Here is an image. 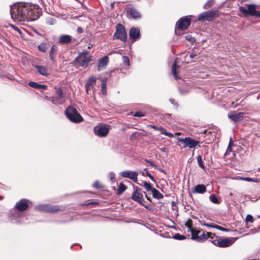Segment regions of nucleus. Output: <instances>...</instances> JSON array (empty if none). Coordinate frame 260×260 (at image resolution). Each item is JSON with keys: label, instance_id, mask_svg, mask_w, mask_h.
<instances>
[{"label": "nucleus", "instance_id": "1", "mask_svg": "<svg viewBox=\"0 0 260 260\" xmlns=\"http://www.w3.org/2000/svg\"><path fill=\"white\" fill-rule=\"evenodd\" d=\"M12 18L17 21H35L42 14L41 10L37 5L29 3H20L11 8Z\"/></svg>", "mask_w": 260, "mask_h": 260}, {"label": "nucleus", "instance_id": "2", "mask_svg": "<svg viewBox=\"0 0 260 260\" xmlns=\"http://www.w3.org/2000/svg\"><path fill=\"white\" fill-rule=\"evenodd\" d=\"M65 114L67 118L72 122L80 123L83 121V118L75 108L69 106L66 109Z\"/></svg>", "mask_w": 260, "mask_h": 260}, {"label": "nucleus", "instance_id": "3", "mask_svg": "<svg viewBox=\"0 0 260 260\" xmlns=\"http://www.w3.org/2000/svg\"><path fill=\"white\" fill-rule=\"evenodd\" d=\"M91 60V56L87 51L80 52L74 60V62L82 67H87Z\"/></svg>", "mask_w": 260, "mask_h": 260}, {"label": "nucleus", "instance_id": "4", "mask_svg": "<svg viewBox=\"0 0 260 260\" xmlns=\"http://www.w3.org/2000/svg\"><path fill=\"white\" fill-rule=\"evenodd\" d=\"M236 240V238L233 237L220 239L216 237L214 238L213 240H211V242L219 247L224 248L232 245L235 242Z\"/></svg>", "mask_w": 260, "mask_h": 260}, {"label": "nucleus", "instance_id": "5", "mask_svg": "<svg viewBox=\"0 0 260 260\" xmlns=\"http://www.w3.org/2000/svg\"><path fill=\"white\" fill-rule=\"evenodd\" d=\"M113 39L119 40L124 42L127 41V34L125 27L122 24L120 23L117 24L116 31L113 36Z\"/></svg>", "mask_w": 260, "mask_h": 260}, {"label": "nucleus", "instance_id": "6", "mask_svg": "<svg viewBox=\"0 0 260 260\" xmlns=\"http://www.w3.org/2000/svg\"><path fill=\"white\" fill-rule=\"evenodd\" d=\"M55 89V96L52 97L47 96L46 98L48 100L51 101L53 104L56 105L62 104L65 102L63 97V90L60 88Z\"/></svg>", "mask_w": 260, "mask_h": 260}, {"label": "nucleus", "instance_id": "7", "mask_svg": "<svg viewBox=\"0 0 260 260\" xmlns=\"http://www.w3.org/2000/svg\"><path fill=\"white\" fill-rule=\"evenodd\" d=\"M110 125L105 124H99L94 128V134L99 137H105L109 133Z\"/></svg>", "mask_w": 260, "mask_h": 260}, {"label": "nucleus", "instance_id": "8", "mask_svg": "<svg viewBox=\"0 0 260 260\" xmlns=\"http://www.w3.org/2000/svg\"><path fill=\"white\" fill-rule=\"evenodd\" d=\"M134 191L131 197L132 200L139 204L144 206V203L145 201L143 198V191H142V189L138 186H134Z\"/></svg>", "mask_w": 260, "mask_h": 260}, {"label": "nucleus", "instance_id": "9", "mask_svg": "<svg viewBox=\"0 0 260 260\" xmlns=\"http://www.w3.org/2000/svg\"><path fill=\"white\" fill-rule=\"evenodd\" d=\"M217 15L216 11H208L200 14L198 20L199 21H210L213 20Z\"/></svg>", "mask_w": 260, "mask_h": 260}, {"label": "nucleus", "instance_id": "10", "mask_svg": "<svg viewBox=\"0 0 260 260\" xmlns=\"http://www.w3.org/2000/svg\"><path fill=\"white\" fill-rule=\"evenodd\" d=\"M191 16H185L180 18L176 23V27L182 30L187 29L190 25L191 19L189 17Z\"/></svg>", "mask_w": 260, "mask_h": 260}, {"label": "nucleus", "instance_id": "11", "mask_svg": "<svg viewBox=\"0 0 260 260\" xmlns=\"http://www.w3.org/2000/svg\"><path fill=\"white\" fill-rule=\"evenodd\" d=\"M35 209L38 211L50 213H55L59 210L57 206H53L49 204L37 205L35 207Z\"/></svg>", "mask_w": 260, "mask_h": 260}, {"label": "nucleus", "instance_id": "12", "mask_svg": "<svg viewBox=\"0 0 260 260\" xmlns=\"http://www.w3.org/2000/svg\"><path fill=\"white\" fill-rule=\"evenodd\" d=\"M178 141L183 144V148L188 147L190 149L195 148L199 143V141L193 139L190 137H186L184 139H179Z\"/></svg>", "mask_w": 260, "mask_h": 260}, {"label": "nucleus", "instance_id": "13", "mask_svg": "<svg viewBox=\"0 0 260 260\" xmlns=\"http://www.w3.org/2000/svg\"><path fill=\"white\" fill-rule=\"evenodd\" d=\"M120 176L123 178L131 179L134 182L138 183V173L137 172L131 171H124L120 173Z\"/></svg>", "mask_w": 260, "mask_h": 260}, {"label": "nucleus", "instance_id": "14", "mask_svg": "<svg viewBox=\"0 0 260 260\" xmlns=\"http://www.w3.org/2000/svg\"><path fill=\"white\" fill-rule=\"evenodd\" d=\"M29 202V201L28 200L21 199L17 202L14 209H16L19 211H24L28 208Z\"/></svg>", "mask_w": 260, "mask_h": 260}, {"label": "nucleus", "instance_id": "15", "mask_svg": "<svg viewBox=\"0 0 260 260\" xmlns=\"http://www.w3.org/2000/svg\"><path fill=\"white\" fill-rule=\"evenodd\" d=\"M16 209H12L10 211V217L13 223H19L20 221L21 213Z\"/></svg>", "mask_w": 260, "mask_h": 260}, {"label": "nucleus", "instance_id": "16", "mask_svg": "<svg viewBox=\"0 0 260 260\" xmlns=\"http://www.w3.org/2000/svg\"><path fill=\"white\" fill-rule=\"evenodd\" d=\"M244 113L242 112H239L236 113L235 112H231L228 113V117L232 120L237 122L240 121L243 119Z\"/></svg>", "mask_w": 260, "mask_h": 260}, {"label": "nucleus", "instance_id": "17", "mask_svg": "<svg viewBox=\"0 0 260 260\" xmlns=\"http://www.w3.org/2000/svg\"><path fill=\"white\" fill-rule=\"evenodd\" d=\"M127 13L129 17L133 19H137L141 17V13L134 7L129 8L127 10Z\"/></svg>", "mask_w": 260, "mask_h": 260}, {"label": "nucleus", "instance_id": "18", "mask_svg": "<svg viewBox=\"0 0 260 260\" xmlns=\"http://www.w3.org/2000/svg\"><path fill=\"white\" fill-rule=\"evenodd\" d=\"M129 36L131 39L134 41H136L140 36V29L136 27L131 28L129 30Z\"/></svg>", "mask_w": 260, "mask_h": 260}, {"label": "nucleus", "instance_id": "19", "mask_svg": "<svg viewBox=\"0 0 260 260\" xmlns=\"http://www.w3.org/2000/svg\"><path fill=\"white\" fill-rule=\"evenodd\" d=\"M73 37L68 35H60L58 38L59 43L64 45L71 42Z\"/></svg>", "mask_w": 260, "mask_h": 260}, {"label": "nucleus", "instance_id": "20", "mask_svg": "<svg viewBox=\"0 0 260 260\" xmlns=\"http://www.w3.org/2000/svg\"><path fill=\"white\" fill-rule=\"evenodd\" d=\"M33 66L37 70L39 73L44 76L47 77L50 75L47 68L43 66L33 65Z\"/></svg>", "mask_w": 260, "mask_h": 260}, {"label": "nucleus", "instance_id": "21", "mask_svg": "<svg viewBox=\"0 0 260 260\" xmlns=\"http://www.w3.org/2000/svg\"><path fill=\"white\" fill-rule=\"evenodd\" d=\"M58 50V47L55 45H53L52 46L51 49L49 51V57H50V59L53 62H54L55 61L56 56L57 55Z\"/></svg>", "mask_w": 260, "mask_h": 260}, {"label": "nucleus", "instance_id": "22", "mask_svg": "<svg viewBox=\"0 0 260 260\" xmlns=\"http://www.w3.org/2000/svg\"><path fill=\"white\" fill-rule=\"evenodd\" d=\"M214 234H212V233L210 232H207V233H205L204 232H203L202 234L199 235L198 242H202L209 238H210V241H211L212 240L214 239Z\"/></svg>", "mask_w": 260, "mask_h": 260}, {"label": "nucleus", "instance_id": "23", "mask_svg": "<svg viewBox=\"0 0 260 260\" xmlns=\"http://www.w3.org/2000/svg\"><path fill=\"white\" fill-rule=\"evenodd\" d=\"M206 190V187L204 184H198L192 189V192L196 193H204Z\"/></svg>", "mask_w": 260, "mask_h": 260}, {"label": "nucleus", "instance_id": "24", "mask_svg": "<svg viewBox=\"0 0 260 260\" xmlns=\"http://www.w3.org/2000/svg\"><path fill=\"white\" fill-rule=\"evenodd\" d=\"M108 62V56H104L102 59H101L98 63V70L99 71L102 70L107 66Z\"/></svg>", "mask_w": 260, "mask_h": 260}, {"label": "nucleus", "instance_id": "25", "mask_svg": "<svg viewBox=\"0 0 260 260\" xmlns=\"http://www.w3.org/2000/svg\"><path fill=\"white\" fill-rule=\"evenodd\" d=\"M28 85L31 87L36 88V89H46L47 88V86L44 84H40L37 82L30 81L28 83Z\"/></svg>", "mask_w": 260, "mask_h": 260}, {"label": "nucleus", "instance_id": "26", "mask_svg": "<svg viewBox=\"0 0 260 260\" xmlns=\"http://www.w3.org/2000/svg\"><path fill=\"white\" fill-rule=\"evenodd\" d=\"M152 193L153 198L157 200L161 199L164 198V196L156 188H153L151 191Z\"/></svg>", "mask_w": 260, "mask_h": 260}, {"label": "nucleus", "instance_id": "27", "mask_svg": "<svg viewBox=\"0 0 260 260\" xmlns=\"http://www.w3.org/2000/svg\"><path fill=\"white\" fill-rule=\"evenodd\" d=\"M189 232H190L191 233V239L198 242L200 231L196 229H192L189 231Z\"/></svg>", "mask_w": 260, "mask_h": 260}, {"label": "nucleus", "instance_id": "28", "mask_svg": "<svg viewBox=\"0 0 260 260\" xmlns=\"http://www.w3.org/2000/svg\"><path fill=\"white\" fill-rule=\"evenodd\" d=\"M139 185L143 186L147 190V191H151L153 188H152L151 184L145 181H142L141 183H137Z\"/></svg>", "mask_w": 260, "mask_h": 260}, {"label": "nucleus", "instance_id": "29", "mask_svg": "<svg viewBox=\"0 0 260 260\" xmlns=\"http://www.w3.org/2000/svg\"><path fill=\"white\" fill-rule=\"evenodd\" d=\"M179 67V66L177 65L176 61L173 64L172 66V72L174 78L176 80H178L179 79V77L177 76V69Z\"/></svg>", "mask_w": 260, "mask_h": 260}, {"label": "nucleus", "instance_id": "30", "mask_svg": "<svg viewBox=\"0 0 260 260\" xmlns=\"http://www.w3.org/2000/svg\"><path fill=\"white\" fill-rule=\"evenodd\" d=\"M107 79L106 78H104L102 80L101 82V92L103 95H105L107 93L106 87H107Z\"/></svg>", "mask_w": 260, "mask_h": 260}, {"label": "nucleus", "instance_id": "31", "mask_svg": "<svg viewBox=\"0 0 260 260\" xmlns=\"http://www.w3.org/2000/svg\"><path fill=\"white\" fill-rule=\"evenodd\" d=\"M248 6V15L255 16L254 15L255 12H258V11L255 10V5H247Z\"/></svg>", "mask_w": 260, "mask_h": 260}, {"label": "nucleus", "instance_id": "32", "mask_svg": "<svg viewBox=\"0 0 260 260\" xmlns=\"http://www.w3.org/2000/svg\"><path fill=\"white\" fill-rule=\"evenodd\" d=\"M96 82V79L94 77L91 76L90 77L88 80H87V82L86 83L85 86H89L91 87H93V85Z\"/></svg>", "mask_w": 260, "mask_h": 260}, {"label": "nucleus", "instance_id": "33", "mask_svg": "<svg viewBox=\"0 0 260 260\" xmlns=\"http://www.w3.org/2000/svg\"><path fill=\"white\" fill-rule=\"evenodd\" d=\"M48 48V45L46 43H42L38 47V50L43 52H45Z\"/></svg>", "mask_w": 260, "mask_h": 260}, {"label": "nucleus", "instance_id": "34", "mask_svg": "<svg viewBox=\"0 0 260 260\" xmlns=\"http://www.w3.org/2000/svg\"><path fill=\"white\" fill-rule=\"evenodd\" d=\"M209 199L210 201L214 204H219L220 203L217 197L215 194H211L209 197Z\"/></svg>", "mask_w": 260, "mask_h": 260}, {"label": "nucleus", "instance_id": "35", "mask_svg": "<svg viewBox=\"0 0 260 260\" xmlns=\"http://www.w3.org/2000/svg\"><path fill=\"white\" fill-rule=\"evenodd\" d=\"M126 189V186L122 183H120L118 186V188L117 191V194H120L124 191Z\"/></svg>", "mask_w": 260, "mask_h": 260}, {"label": "nucleus", "instance_id": "36", "mask_svg": "<svg viewBox=\"0 0 260 260\" xmlns=\"http://www.w3.org/2000/svg\"><path fill=\"white\" fill-rule=\"evenodd\" d=\"M215 3L214 0H208L203 6L204 9H208L210 8Z\"/></svg>", "mask_w": 260, "mask_h": 260}, {"label": "nucleus", "instance_id": "37", "mask_svg": "<svg viewBox=\"0 0 260 260\" xmlns=\"http://www.w3.org/2000/svg\"><path fill=\"white\" fill-rule=\"evenodd\" d=\"M197 160H198V164L199 166L205 170V167L204 165L203 162L202 161V158L201 155L198 156Z\"/></svg>", "mask_w": 260, "mask_h": 260}, {"label": "nucleus", "instance_id": "38", "mask_svg": "<svg viewBox=\"0 0 260 260\" xmlns=\"http://www.w3.org/2000/svg\"><path fill=\"white\" fill-rule=\"evenodd\" d=\"M173 238L178 240H183L186 239V237L179 233H177L173 236Z\"/></svg>", "mask_w": 260, "mask_h": 260}, {"label": "nucleus", "instance_id": "39", "mask_svg": "<svg viewBox=\"0 0 260 260\" xmlns=\"http://www.w3.org/2000/svg\"><path fill=\"white\" fill-rule=\"evenodd\" d=\"M123 63L125 66L128 67L130 65L129 58L126 56H123L122 57Z\"/></svg>", "mask_w": 260, "mask_h": 260}, {"label": "nucleus", "instance_id": "40", "mask_svg": "<svg viewBox=\"0 0 260 260\" xmlns=\"http://www.w3.org/2000/svg\"><path fill=\"white\" fill-rule=\"evenodd\" d=\"M192 220L191 219L189 218L187 220V221L186 222V223H185V226L188 229V232H189V231L192 229Z\"/></svg>", "mask_w": 260, "mask_h": 260}, {"label": "nucleus", "instance_id": "41", "mask_svg": "<svg viewBox=\"0 0 260 260\" xmlns=\"http://www.w3.org/2000/svg\"><path fill=\"white\" fill-rule=\"evenodd\" d=\"M161 134L165 135L167 136H168L170 138H172L174 137V135L172 133L167 132L166 129L163 128V129L160 132Z\"/></svg>", "mask_w": 260, "mask_h": 260}, {"label": "nucleus", "instance_id": "42", "mask_svg": "<svg viewBox=\"0 0 260 260\" xmlns=\"http://www.w3.org/2000/svg\"><path fill=\"white\" fill-rule=\"evenodd\" d=\"M93 186L98 189L103 188L104 187L99 181H96L93 184Z\"/></svg>", "mask_w": 260, "mask_h": 260}, {"label": "nucleus", "instance_id": "43", "mask_svg": "<svg viewBox=\"0 0 260 260\" xmlns=\"http://www.w3.org/2000/svg\"><path fill=\"white\" fill-rule=\"evenodd\" d=\"M213 228L216 229L218 230L223 232H228L229 230L227 229H225L222 226H219L218 225L215 224V226H213Z\"/></svg>", "mask_w": 260, "mask_h": 260}, {"label": "nucleus", "instance_id": "44", "mask_svg": "<svg viewBox=\"0 0 260 260\" xmlns=\"http://www.w3.org/2000/svg\"><path fill=\"white\" fill-rule=\"evenodd\" d=\"M248 9H246L245 7H240L239 8V11L243 13V14H244L245 16L248 15Z\"/></svg>", "mask_w": 260, "mask_h": 260}, {"label": "nucleus", "instance_id": "45", "mask_svg": "<svg viewBox=\"0 0 260 260\" xmlns=\"http://www.w3.org/2000/svg\"><path fill=\"white\" fill-rule=\"evenodd\" d=\"M246 221L252 223L253 222V216L250 214L247 215L246 217Z\"/></svg>", "mask_w": 260, "mask_h": 260}, {"label": "nucleus", "instance_id": "46", "mask_svg": "<svg viewBox=\"0 0 260 260\" xmlns=\"http://www.w3.org/2000/svg\"><path fill=\"white\" fill-rule=\"evenodd\" d=\"M144 170L146 171V176L149 177L152 181L155 182L154 178L149 173L147 169H145Z\"/></svg>", "mask_w": 260, "mask_h": 260}, {"label": "nucleus", "instance_id": "47", "mask_svg": "<svg viewBox=\"0 0 260 260\" xmlns=\"http://www.w3.org/2000/svg\"><path fill=\"white\" fill-rule=\"evenodd\" d=\"M134 116L138 117H141L145 116V115L141 111H137L135 113Z\"/></svg>", "mask_w": 260, "mask_h": 260}, {"label": "nucleus", "instance_id": "48", "mask_svg": "<svg viewBox=\"0 0 260 260\" xmlns=\"http://www.w3.org/2000/svg\"><path fill=\"white\" fill-rule=\"evenodd\" d=\"M145 161L147 162H148L152 167L157 169V166L155 165L152 160L145 159Z\"/></svg>", "mask_w": 260, "mask_h": 260}, {"label": "nucleus", "instance_id": "49", "mask_svg": "<svg viewBox=\"0 0 260 260\" xmlns=\"http://www.w3.org/2000/svg\"><path fill=\"white\" fill-rule=\"evenodd\" d=\"M109 179L111 181H114L115 177V174L113 172H110L109 174Z\"/></svg>", "mask_w": 260, "mask_h": 260}, {"label": "nucleus", "instance_id": "50", "mask_svg": "<svg viewBox=\"0 0 260 260\" xmlns=\"http://www.w3.org/2000/svg\"><path fill=\"white\" fill-rule=\"evenodd\" d=\"M180 92L182 94H185L189 92V90L187 88H182L180 89Z\"/></svg>", "mask_w": 260, "mask_h": 260}, {"label": "nucleus", "instance_id": "51", "mask_svg": "<svg viewBox=\"0 0 260 260\" xmlns=\"http://www.w3.org/2000/svg\"><path fill=\"white\" fill-rule=\"evenodd\" d=\"M163 116L164 119H169L171 118V115L170 114H165Z\"/></svg>", "mask_w": 260, "mask_h": 260}, {"label": "nucleus", "instance_id": "52", "mask_svg": "<svg viewBox=\"0 0 260 260\" xmlns=\"http://www.w3.org/2000/svg\"><path fill=\"white\" fill-rule=\"evenodd\" d=\"M197 55L196 53L194 52H191L190 55H189V57L190 58H194L195 56H196Z\"/></svg>", "mask_w": 260, "mask_h": 260}, {"label": "nucleus", "instance_id": "53", "mask_svg": "<svg viewBox=\"0 0 260 260\" xmlns=\"http://www.w3.org/2000/svg\"><path fill=\"white\" fill-rule=\"evenodd\" d=\"M77 31L79 33H82L83 31V29L81 27H78L77 29Z\"/></svg>", "mask_w": 260, "mask_h": 260}, {"label": "nucleus", "instance_id": "54", "mask_svg": "<svg viewBox=\"0 0 260 260\" xmlns=\"http://www.w3.org/2000/svg\"><path fill=\"white\" fill-rule=\"evenodd\" d=\"M185 38L186 40H189L190 41H191V40L193 39V38L191 37L190 35H187Z\"/></svg>", "mask_w": 260, "mask_h": 260}, {"label": "nucleus", "instance_id": "55", "mask_svg": "<svg viewBox=\"0 0 260 260\" xmlns=\"http://www.w3.org/2000/svg\"><path fill=\"white\" fill-rule=\"evenodd\" d=\"M204 225L207 227H211L213 228V226H215V224H212L210 223L204 224Z\"/></svg>", "mask_w": 260, "mask_h": 260}, {"label": "nucleus", "instance_id": "56", "mask_svg": "<svg viewBox=\"0 0 260 260\" xmlns=\"http://www.w3.org/2000/svg\"><path fill=\"white\" fill-rule=\"evenodd\" d=\"M144 207L146 209H147V210H148L149 211H152V208L151 207H150V206H149L144 205Z\"/></svg>", "mask_w": 260, "mask_h": 260}, {"label": "nucleus", "instance_id": "57", "mask_svg": "<svg viewBox=\"0 0 260 260\" xmlns=\"http://www.w3.org/2000/svg\"><path fill=\"white\" fill-rule=\"evenodd\" d=\"M143 193L145 194V196L146 198L148 201H149L150 202H151V200L150 198V197H149L147 196V194H146V192L143 191Z\"/></svg>", "mask_w": 260, "mask_h": 260}, {"label": "nucleus", "instance_id": "58", "mask_svg": "<svg viewBox=\"0 0 260 260\" xmlns=\"http://www.w3.org/2000/svg\"><path fill=\"white\" fill-rule=\"evenodd\" d=\"M13 28L14 29L16 30L17 31H18L20 34H21V30L16 26H13Z\"/></svg>", "mask_w": 260, "mask_h": 260}, {"label": "nucleus", "instance_id": "59", "mask_svg": "<svg viewBox=\"0 0 260 260\" xmlns=\"http://www.w3.org/2000/svg\"><path fill=\"white\" fill-rule=\"evenodd\" d=\"M233 143H232V139L231 138L230 142H229V144L228 150L229 149V148H230L232 146H233Z\"/></svg>", "mask_w": 260, "mask_h": 260}, {"label": "nucleus", "instance_id": "60", "mask_svg": "<svg viewBox=\"0 0 260 260\" xmlns=\"http://www.w3.org/2000/svg\"><path fill=\"white\" fill-rule=\"evenodd\" d=\"M254 13V15H255V17H260V11L255 12Z\"/></svg>", "mask_w": 260, "mask_h": 260}, {"label": "nucleus", "instance_id": "61", "mask_svg": "<svg viewBox=\"0 0 260 260\" xmlns=\"http://www.w3.org/2000/svg\"><path fill=\"white\" fill-rule=\"evenodd\" d=\"M150 126L154 129L155 130H157V127L158 126H156V125H150Z\"/></svg>", "mask_w": 260, "mask_h": 260}, {"label": "nucleus", "instance_id": "62", "mask_svg": "<svg viewBox=\"0 0 260 260\" xmlns=\"http://www.w3.org/2000/svg\"><path fill=\"white\" fill-rule=\"evenodd\" d=\"M85 88H86V92H87V93H88V90L90 89V88H92V87H89V86H85Z\"/></svg>", "mask_w": 260, "mask_h": 260}, {"label": "nucleus", "instance_id": "63", "mask_svg": "<svg viewBox=\"0 0 260 260\" xmlns=\"http://www.w3.org/2000/svg\"><path fill=\"white\" fill-rule=\"evenodd\" d=\"M244 180L247 181H252V179L250 178H244Z\"/></svg>", "mask_w": 260, "mask_h": 260}, {"label": "nucleus", "instance_id": "64", "mask_svg": "<svg viewBox=\"0 0 260 260\" xmlns=\"http://www.w3.org/2000/svg\"><path fill=\"white\" fill-rule=\"evenodd\" d=\"M162 129H163L162 127L159 126V127H157V131H160L161 132Z\"/></svg>", "mask_w": 260, "mask_h": 260}]
</instances>
